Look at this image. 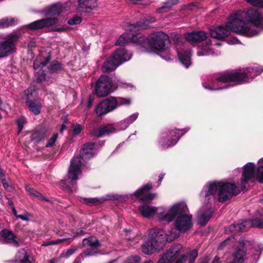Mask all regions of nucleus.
Instances as JSON below:
<instances>
[{
	"instance_id": "obj_27",
	"label": "nucleus",
	"mask_w": 263,
	"mask_h": 263,
	"mask_svg": "<svg viewBox=\"0 0 263 263\" xmlns=\"http://www.w3.org/2000/svg\"><path fill=\"white\" fill-rule=\"evenodd\" d=\"M63 11V7L60 3L52 5L50 7L45 9L44 13L45 15L54 16L59 15Z\"/></svg>"
},
{
	"instance_id": "obj_35",
	"label": "nucleus",
	"mask_w": 263,
	"mask_h": 263,
	"mask_svg": "<svg viewBox=\"0 0 263 263\" xmlns=\"http://www.w3.org/2000/svg\"><path fill=\"white\" fill-rule=\"evenodd\" d=\"M51 73L57 72L62 69V64L57 60H53L48 66Z\"/></svg>"
},
{
	"instance_id": "obj_63",
	"label": "nucleus",
	"mask_w": 263,
	"mask_h": 263,
	"mask_svg": "<svg viewBox=\"0 0 263 263\" xmlns=\"http://www.w3.org/2000/svg\"><path fill=\"white\" fill-rule=\"evenodd\" d=\"M2 182L3 183L4 187L7 189L9 184L7 182L6 179H2Z\"/></svg>"
},
{
	"instance_id": "obj_51",
	"label": "nucleus",
	"mask_w": 263,
	"mask_h": 263,
	"mask_svg": "<svg viewBox=\"0 0 263 263\" xmlns=\"http://www.w3.org/2000/svg\"><path fill=\"white\" fill-rule=\"evenodd\" d=\"M95 249H87L85 250L84 251L83 253L85 254V256H92L98 253H99V251H95Z\"/></svg>"
},
{
	"instance_id": "obj_25",
	"label": "nucleus",
	"mask_w": 263,
	"mask_h": 263,
	"mask_svg": "<svg viewBox=\"0 0 263 263\" xmlns=\"http://www.w3.org/2000/svg\"><path fill=\"white\" fill-rule=\"evenodd\" d=\"M179 61L181 64L187 68L191 64V54L189 50H182L178 52Z\"/></svg>"
},
{
	"instance_id": "obj_1",
	"label": "nucleus",
	"mask_w": 263,
	"mask_h": 263,
	"mask_svg": "<svg viewBox=\"0 0 263 263\" xmlns=\"http://www.w3.org/2000/svg\"><path fill=\"white\" fill-rule=\"evenodd\" d=\"M246 18L254 26L263 30V18L259 11L255 9H250L247 11H242L240 14L237 13L232 15L226 23V28L219 26L210 28L209 34L213 38L222 40L229 36L231 30L240 35L253 37L258 34L259 31L251 28L250 24L242 19Z\"/></svg>"
},
{
	"instance_id": "obj_22",
	"label": "nucleus",
	"mask_w": 263,
	"mask_h": 263,
	"mask_svg": "<svg viewBox=\"0 0 263 263\" xmlns=\"http://www.w3.org/2000/svg\"><path fill=\"white\" fill-rule=\"evenodd\" d=\"M116 129L111 124H107L100 127L99 128H93L90 132L92 136L97 138L102 137L105 135L115 132Z\"/></svg>"
},
{
	"instance_id": "obj_15",
	"label": "nucleus",
	"mask_w": 263,
	"mask_h": 263,
	"mask_svg": "<svg viewBox=\"0 0 263 263\" xmlns=\"http://www.w3.org/2000/svg\"><path fill=\"white\" fill-rule=\"evenodd\" d=\"M152 188L153 186L152 183H147L136 191L134 193L133 195L136 198H139V199L143 202L151 201L154 199L156 194L154 193L145 194L151 191Z\"/></svg>"
},
{
	"instance_id": "obj_7",
	"label": "nucleus",
	"mask_w": 263,
	"mask_h": 263,
	"mask_svg": "<svg viewBox=\"0 0 263 263\" xmlns=\"http://www.w3.org/2000/svg\"><path fill=\"white\" fill-rule=\"evenodd\" d=\"M21 37L20 33L12 32L8 34L4 40L0 42V58L7 57L14 52L16 45Z\"/></svg>"
},
{
	"instance_id": "obj_59",
	"label": "nucleus",
	"mask_w": 263,
	"mask_h": 263,
	"mask_svg": "<svg viewBox=\"0 0 263 263\" xmlns=\"http://www.w3.org/2000/svg\"><path fill=\"white\" fill-rule=\"evenodd\" d=\"M34 197H37L42 200H44V201H48V202L50 201V200L49 199H48L46 197L44 196L41 193H40L38 191L36 193V195H35Z\"/></svg>"
},
{
	"instance_id": "obj_57",
	"label": "nucleus",
	"mask_w": 263,
	"mask_h": 263,
	"mask_svg": "<svg viewBox=\"0 0 263 263\" xmlns=\"http://www.w3.org/2000/svg\"><path fill=\"white\" fill-rule=\"evenodd\" d=\"M51 59V55H47L46 58H44V60H43L41 59V66H42V68H43V67H45L47 65V64L49 62V61H50Z\"/></svg>"
},
{
	"instance_id": "obj_2",
	"label": "nucleus",
	"mask_w": 263,
	"mask_h": 263,
	"mask_svg": "<svg viewBox=\"0 0 263 263\" xmlns=\"http://www.w3.org/2000/svg\"><path fill=\"white\" fill-rule=\"evenodd\" d=\"M263 70L249 68L246 71L237 70H227L215 74L212 79V84L215 85L218 82L222 83H233V85H241L249 82L250 78H253L260 74Z\"/></svg>"
},
{
	"instance_id": "obj_42",
	"label": "nucleus",
	"mask_w": 263,
	"mask_h": 263,
	"mask_svg": "<svg viewBox=\"0 0 263 263\" xmlns=\"http://www.w3.org/2000/svg\"><path fill=\"white\" fill-rule=\"evenodd\" d=\"M252 226L263 229V218H256L252 219Z\"/></svg>"
},
{
	"instance_id": "obj_30",
	"label": "nucleus",
	"mask_w": 263,
	"mask_h": 263,
	"mask_svg": "<svg viewBox=\"0 0 263 263\" xmlns=\"http://www.w3.org/2000/svg\"><path fill=\"white\" fill-rule=\"evenodd\" d=\"M139 209L142 215L146 218L152 217L156 213V210L154 207L145 204L141 205Z\"/></svg>"
},
{
	"instance_id": "obj_47",
	"label": "nucleus",
	"mask_w": 263,
	"mask_h": 263,
	"mask_svg": "<svg viewBox=\"0 0 263 263\" xmlns=\"http://www.w3.org/2000/svg\"><path fill=\"white\" fill-rule=\"evenodd\" d=\"M26 123V120L24 118L18 119L16 121V124L18 127V133L19 134L23 129L24 125Z\"/></svg>"
},
{
	"instance_id": "obj_37",
	"label": "nucleus",
	"mask_w": 263,
	"mask_h": 263,
	"mask_svg": "<svg viewBox=\"0 0 263 263\" xmlns=\"http://www.w3.org/2000/svg\"><path fill=\"white\" fill-rule=\"evenodd\" d=\"M235 240V236L233 235H231L220 243L218 248V250H223L227 246L230 245L234 242Z\"/></svg>"
},
{
	"instance_id": "obj_64",
	"label": "nucleus",
	"mask_w": 263,
	"mask_h": 263,
	"mask_svg": "<svg viewBox=\"0 0 263 263\" xmlns=\"http://www.w3.org/2000/svg\"><path fill=\"white\" fill-rule=\"evenodd\" d=\"M220 258L218 257L217 256H216L212 261V263H220L219 261Z\"/></svg>"
},
{
	"instance_id": "obj_19",
	"label": "nucleus",
	"mask_w": 263,
	"mask_h": 263,
	"mask_svg": "<svg viewBox=\"0 0 263 263\" xmlns=\"http://www.w3.org/2000/svg\"><path fill=\"white\" fill-rule=\"evenodd\" d=\"M256 175L255 165L253 163H247L243 168L242 178L241 179V185L246 184Z\"/></svg>"
},
{
	"instance_id": "obj_29",
	"label": "nucleus",
	"mask_w": 263,
	"mask_h": 263,
	"mask_svg": "<svg viewBox=\"0 0 263 263\" xmlns=\"http://www.w3.org/2000/svg\"><path fill=\"white\" fill-rule=\"evenodd\" d=\"M47 137V130L44 128L34 132L31 136V140L35 142H39Z\"/></svg>"
},
{
	"instance_id": "obj_11",
	"label": "nucleus",
	"mask_w": 263,
	"mask_h": 263,
	"mask_svg": "<svg viewBox=\"0 0 263 263\" xmlns=\"http://www.w3.org/2000/svg\"><path fill=\"white\" fill-rule=\"evenodd\" d=\"M116 108L115 98L110 97L101 101L95 109V112L99 117L113 111Z\"/></svg>"
},
{
	"instance_id": "obj_9",
	"label": "nucleus",
	"mask_w": 263,
	"mask_h": 263,
	"mask_svg": "<svg viewBox=\"0 0 263 263\" xmlns=\"http://www.w3.org/2000/svg\"><path fill=\"white\" fill-rule=\"evenodd\" d=\"M112 86V79L108 76L102 75L96 82L94 91L97 97H104L111 92Z\"/></svg>"
},
{
	"instance_id": "obj_14",
	"label": "nucleus",
	"mask_w": 263,
	"mask_h": 263,
	"mask_svg": "<svg viewBox=\"0 0 263 263\" xmlns=\"http://www.w3.org/2000/svg\"><path fill=\"white\" fill-rule=\"evenodd\" d=\"M58 22L57 17H48L35 21L28 25L27 28L31 30H38L52 26Z\"/></svg>"
},
{
	"instance_id": "obj_49",
	"label": "nucleus",
	"mask_w": 263,
	"mask_h": 263,
	"mask_svg": "<svg viewBox=\"0 0 263 263\" xmlns=\"http://www.w3.org/2000/svg\"><path fill=\"white\" fill-rule=\"evenodd\" d=\"M46 74L44 71H42L37 75L35 82L39 84L42 83L43 82L46 80Z\"/></svg>"
},
{
	"instance_id": "obj_36",
	"label": "nucleus",
	"mask_w": 263,
	"mask_h": 263,
	"mask_svg": "<svg viewBox=\"0 0 263 263\" xmlns=\"http://www.w3.org/2000/svg\"><path fill=\"white\" fill-rule=\"evenodd\" d=\"M15 20L13 18H6L0 20V28L8 27L15 24Z\"/></svg>"
},
{
	"instance_id": "obj_53",
	"label": "nucleus",
	"mask_w": 263,
	"mask_h": 263,
	"mask_svg": "<svg viewBox=\"0 0 263 263\" xmlns=\"http://www.w3.org/2000/svg\"><path fill=\"white\" fill-rule=\"evenodd\" d=\"M140 258L138 256L128 258L125 263H140Z\"/></svg>"
},
{
	"instance_id": "obj_23",
	"label": "nucleus",
	"mask_w": 263,
	"mask_h": 263,
	"mask_svg": "<svg viewBox=\"0 0 263 263\" xmlns=\"http://www.w3.org/2000/svg\"><path fill=\"white\" fill-rule=\"evenodd\" d=\"M251 227H252V219H245L241 220V222L231 224L229 229L230 232L237 231L242 232L247 231Z\"/></svg>"
},
{
	"instance_id": "obj_38",
	"label": "nucleus",
	"mask_w": 263,
	"mask_h": 263,
	"mask_svg": "<svg viewBox=\"0 0 263 263\" xmlns=\"http://www.w3.org/2000/svg\"><path fill=\"white\" fill-rule=\"evenodd\" d=\"M83 200V203L89 206L97 205L101 203V200L97 198H84Z\"/></svg>"
},
{
	"instance_id": "obj_61",
	"label": "nucleus",
	"mask_w": 263,
	"mask_h": 263,
	"mask_svg": "<svg viewBox=\"0 0 263 263\" xmlns=\"http://www.w3.org/2000/svg\"><path fill=\"white\" fill-rule=\"evenodd\" d=\"M93 101V97L91 96H89L87 102V107L88 108H91L92 103Z\"/></svg>"
},
{
	"instance_id": "obj_52",
	"label": "nucleus",
	"mask_w": 263,
	"mask_h": 263,
	"mask_svg": "<svg viewBox=\"0 0 263 263\" xmlns=\"http://www.w3.org/2000/svg\"><path fill=\"white\" fill-rule=\"evenodd\" d=\"M69 28L68 26H62L60 27H55L51 29V31L61 32L67 31Z\"/></svg>"
},
{
	"instance_id": "obj_17",
	"label": "nucleus",
	"mask_w": 263,
	"mask_h": 263,
	"mask_svg": "<svg viewBox=\"0 0 263 263\" xmlns=\"http://www.w3.org/2000/svg\"><path fill=\"white\" fill-rule=\"evenodd\" d=\"M77 12L86 14H90L92 10L97 7V0H79Z\"/></svg>"
},
{
	"instance_id": "obj_26",
	"label": "nucleus",
	"mask_w": 263,
	"mask_h": 263,
	"mask_svg": "<svg viewBox=\"0 0 263 263\" xmlns=\"http://www.w3.org/2000/svg\"><path fill=\"white\" fill-rule=\"evenodd\" d=\"M220 182L214 181L209 183L205 188V197L206 198L210 196L215 195L217 192L219 191Z\"/></svg>"
},
{
	"instance_id": "obj_28",
	"label": "nucleus",
	"mask_w": 263,
	"mask_h": 263,
	"mask_svg": "<svg viewBox=\"0 0 263 263\" xmlns=\"http://www.w3.org/2000/svg\"><path fill=\"white\" fill-rule=\"evenodd\" d=\"M26 104L27 105L29 110L34 115H37L40 114L42 105L39 102L29 100L28 98L26 101Z\"/></svg>"
},
{
	"instance_id": "obj_20",
	"label": "nucleus",
	"mask_w": 263,
	"mask_h": 263,
	"mask_svg": "<svg viewBox=\"0 0 263 263\" xmlns=\"http://www.w3.org/2000/svg\"><path fill=\"white\" fill-rule=\"evenodd\" d=\"M156 19L154 17L151 16H144L142 20L137 22L136 23L130 24L129 29L130 31H136L137 30L147 29L149 24L155 22Z\"/></svg>"
},
{
	"instance_id": "obj_45",
	"label": "nucleus",
	"mask_w": 263,
	"mask_h": 263,
	"mask_svg": "<svg viewBox=\"0 0 263 263\" xmlns=\"http://www.w3.org/2000/svg\"><path fill=\"white\" fill-rule=\"evenodd\" d=\"M82 18L81 17L75 15L72 18L67 21V23L70 25H78L81 23Z\"/></svg>"
},
{
	"instance_id": "obj_5",
	"label": "nucleus",
	"mask_w": 263,
	"mask_h": 263,
	"mask_svg": "<svg viewBox=\"0 0 263 263\" xmlns=\"http://www.w3.org/2000/svg\"><path fill=\"white\" fill-rule=\"evenodd\" d=\"M166 235L162 229L154 228L151 230L147 241L142 246V252L146 254H152L161 250L167 240Z\"/></svg>"
},
{
	"instance_id": "obj_60",
	"label": "nucleus",
	"mask_w": 263,
	"mask_h": 263,
	"mask_svg": "<svg viewBox=\"0 0 263 263\" xmlns=\"http://www.w3.org/2000/svg\"><path fill=\"white\" fill-rule=\"evenodd\" d=\"M204 88L210 89V90H220V89H224H224L228 88L230 87V85H228V86H227L224 87H219V88H212V86H209L204 85Z\"/></svg>"
},
{
	"instance_id": "obj_56",
	"label": "nucleus",
	"mask_w": 263,
	"mask_h": 263,
	"mask_svg": "<svg viewBox=\"0 0 263 263\" xmlns=\"http://www.w3.org/2000/svg\"><path fill=\"white\" fill-rule=\"evenodd\" d=\"M25 189L26 191L29 193V194L32 196H35L36 195L37 191L34 189L33 188L31 187L29 185H27L25 186Z\"/></svg>"
},
{
	"instance_id": "obj_44",
	"label": "nucleus",
	"mask_w": 263,
	"mask_h": 263,
	"mask_svg": "<svg viewBox=\"0 0 263 263\" xmlns=\"http://www.w3.org/2000/svg\"><path fill=\"white\" fill-rule=\"evenodd\" d=\"M77 250V248L76 247H71L69 249H68L66 251L64 252L61 255V256L63 257L68 258L72 254H74L76 251Z\"/></svg>"
},
{
	"instance_id": "obj_39",
	"label": "nucleus",
	"mask_w": 263,
	"mask_h": 263,
	"mask_svg": "<svg viewBox=\"0 0 263 263\" xmlns=\"http://www.w3.org/2000/svg\"><path fill=\"white\" fill-rule=\"evenodd\" d=\"M115 101H116V108L118 106L129 105L132 103L130 99L122 97H119L118 99L115 98Z\"/></svg>"
},
{
	"instance_id": "obj_18",
	"label": "nucleus",
	"mask_w": 263,
	"mask_h": 263,
	"mask_svg": "<svg viewBox=\"0 0 263 263\" xmlns=\"http://www.w3.org/2000/svg\"><path fill=\"white\" fill-rule=\"evenodd\" d=\"M208 37L207 33L202 30L193 31L184 34L185 40L191 44L199 43L205 41Z\"/></svg>"
},
{
	"instance_id": "obj_32",
	"label": "nucleus",
	"mask_w": 263,
	"mask_h": 263,
	"mask_svg": "<svg viewBox=\"0 0 263 263\" xmlns=\"http://www.w3.org/2000/svg\"><path fill=\"white\" fill-rule=\"evenodd\" d=\"M180 0H167L158 9V12L161 13L162 11L167 12L172 9L173 6L178 4Z\"/></svg>"
},
{
	"instance_id": "obj_16",
	"label": "nucleus",
	"mask_w": 263,
	"mask_h": 263,
	"mask_svg": "<svg viewBox=\"0 0 263 263\" xmlns=\"http://www.w3.org/2000/svg\"><path fill=\"white\" fill-rule=\"evenodd\" d=\"M81 160L79 156L73 157L70 162V165L68 170V176L72 180L78 179V175L81 173Z\"/></svg>"
},
{
	"instance_id": "obj_43",
	"label": "nucleus",
	"mask_w": 263,
	"mask_h": 263,
	"mask_svg": "<svg viewBox=\"0 0 263 263\" xmlns=\"http://www.w3.org/2000/svg\"><path fill=\"white\" fill-rule=\"evenodd\" d=\"M58 134L57 133L53 134L52 137L49 139L48 141L47 142L45 147H51L54 145L55 143L58 139Z\"/></svg>"
},
{
	"instance_id": "obj_58",
	"label": "nucleus",
	"mask_w": 263,
	"mask_h": 263,
	"mask_svg": "<svg viewBox=\"0 0 263 263\" xmlns=\"http://www.w3.org/2000/svg\"><path fill=\"white\" fill-rule=\"evenodd\" d=\"M187 259V256L185 255H182L181 256L176 260L175 263H185Z\"/></svg>"
},
{
	"instance_id": "obj_33",
	"label": "nucleus",
	"mask_w": 263,
	"mask_h": 263,
	"mask_svg": "<svg viewBox=\"0 0 263 263\" xmlns=\"http://www.w3.org/2000/svg\"><path fill=\"white\" fill-rule=\"evenodd\" d=\"M83 243L84 246H87L97 248L101 246V243L99 240L95 237H90L88 239L85 238L83 240Z\"/></svg>"
},
{
	"instance_id": "obj_50",
	"label": "nucleus",
	"mask_w": 263,
	"mask_h": 263,
	"mask_svg": "<svg viewBox=\"0 0 263 263\" xmlns=\"http://www.w3.org/2000/svg\"><path fill=\"white\" fill-rule=\"evenodd\" d=\"M73 134L78 135L81 133L82 130V126L79 124H73L72 126Z\"/></svg>"
},
{
	"instance_id": "obj_62",
	"label": "nucleus",
	"mask_w": 263,
	"mask_h": 263,
	"mask_svg": "<svg viewBox=\"0 0 263 263\" xmlns=\"http://www.w3.org/2000/svg\"><path fill=\"white\" fill-rule=\"evenodd\" d=\"M17 218H20L24 221H28V214H24V215H18L17 216Z\"/></svg>"
},
{
	"instance_id": "obj_55",
	"label": "nucleus",
	"mask_w": 263,
	"mask_h": 263,
	"mask_svg": "<svg viewBox=\"0 0 263 263\" xmlns=\"http://www.w3.org/2000/svg\"><path fill=\"white\" fill-rule=\"evenodd\" d=\"M33 66L34 69L35 70L42 68L41 66V57H40L39 59L37 58L34 60Z\"/></svg>"
},
{
	"instance_id": "obj_40",
	"label": "nucleus",
	"mask_w": 263,
	"mask_h": 263,
	"mask_svg": "<svg viewBox=\"0 0 263 263\" xmlns=\"http://www.w3.org/2000/svg\"><path fill=\"white\" fill-rule=\"evenodd\" d=\"M138 115V112L134 113L125 119L123 122V123L125 124V127H127L129 124L133 123L137 119Z\"/></svg>"
},
{
	"instance_id": "obj_24",
	"label": "nucleus",
	"mask_w": 263,
	"mask_h": 263,
	"mask_svg": "<svg viewBox=\"0 0 263 263\" xmlns=\"http://www.w3.org/2000/svg\"><path fill=\"white\" fill-rule=\"evenodd\" d=\"M95 145V143L89 142L83 145L80 150V157H79L80 160L81 159L84 160H89L93 157L92 151L94 148Z\"/></svg>"
},
{
	"instance_id": "obj_12",
	"label": "nucleus",
	"mask_w": 263,
	"mask_h": 263,
	"mask_svg": "<svg viewBox=\"0 0 263 263\" xmlns=\"http://www.w3.org/2000/svg\"><path fill=\"white\" fill-rule=\"evenodd\" d=\"M187 131V130L186 129H179L178 128H175L169 131L166 138L163 139L161 141L163 148L166 149L175 145Z\"/></svg>"
},
{
	"instance_id": "obj_3",
	"label": "nucleus",
	"mask_w": 263,
	"mask_h": 263,
	"mask_svg": "<svg viewBox=\"0 0 263 263\" xmlns=\"http://www.w3.org/2000/svg\"><path fill=\"white\" fill-rule=\"evenodd\" d=\"M186 210V205L177 203L172 206L164 215L160 216L159 218L161 220L169 222L173 221L178 214H180L175 221V227L179 232L184 233L193 227L192 215L182 214L185 213Z\"/></svg>"
},
{
	"instance_id": "obj_8",
	"label": "nucleus",
	"mask_w": 263,
	"mask_h": 263,
	"mask_svg": "<svg viewBox=\"0 0 263 263\" xmlns=\"http://www.w3.org/2000/svg\"><path fill=\"white\" fill-rule=\"evenodd\" d=\"M246 189V186L243 185L240 191L234 183L221 181L218 200L220 202H226L238 195L241 191L244 192Z\"/></svg>"
},
{
	"instance_id": "obj_48",
	"label": "nucleus",
	"mask_w": 263,
	"mask_h": 263,
	"mask_svg": "<svg viewBox=\"0 0 263 263\" xmlns=\"http://www.w3.org/2000/svg\"><path fill=\"white\" fill-rule=\"evenodd\" d=\"M252 5L263 8V0H246Z\"/></svg>"
},
{
	"instance_id": "obj_4",
	"label": "nucleus",
	"mask_w": 263,
	"mask_h": 263,
	"mask_svg": "<svg viewBox=\"0 0 263 263\" xmlns=\"http://www.w3.org/2000/svg\"><path fill=\"white\" fill-rule=\"evenodd\" d=\"M129 37L132 42L142 47L162 52L166 49V43L169 42L168 36L163 32H157L149 34L146 37L141 33H130Z\"/></svg>"
},
{
	"instance_id": "obj_46",
	"label": "nucleus",
	"mask_w": 263,
	"mask_h": 263,
	"mask_svg": "<svg viewBox=\"0 0 263 263\" xmlns=\"http://www.w3.org/2000/svg\"><path fill=\"white\" fill-rule=\"evenodd\" d=\"M198 254V250L196 249H193L190 253L189 263H195V260L197 258Z\"/></svg>"
},
{
	"instance_id": "obj_10",
	"label": "nucleus",
	"mask_w": 263,
	"mask_h": 263,
	"mask_svg": "<svg viewBox=\"0 0 263 263\" xmlns=\"http://www.w3.org/2000/svg\"><path fill=\"white\" fill-rule=\"evenodd\" d=\"M250 243L249 241L240 238L238 246L236 247L234 252L232 254V259L227 263H243L246 258L247 245Z\"/></svg>"
},
{
	"instance_id": "obj_13",
	"label": "nucleus",
	"mask_w": 263,
	"mask_h": 263,
	"mask_svg": "<svg viewBox=\"0 0 263 263\" xmlns=\"http://www.w3.org/2000/svg\"><path fill=\"white\" fill-rule=\"evenodd\" d=\"M182 246L180 243L173 245L164 252L157 263H172L179 256Z\"/></svg>"
},
{
	"instance_id": "obj_21",
	"label": "nucleus",
	"mask_w": 263,
	"mask_h": 263,
	"mask_svg": "<svg viewBox=\"0 0 263 263\" xmlns=\"http://www.w3.org/2000/svg\"><path fill=\"white\" fill-rule=\"evenodd\" d=\"M0 236L4 243L12 244L15 247L20 246L19 242L16 239V236L11 230L4 229L0 232Z\"/></svg>"
},
{
	"instance_id": "obj_6",
	"label": "nucleus",
	"mask_w": 263,
	"mask_h": 263,
	"mask_svg": "<svg viewBox=\"0 0 263 263\" xmlns=\"http://www.w3.org/2000/svg\"><path fill=\"white\" fill-rule=\"evenodd\" d=\"M128 60L129 58L127 59L126 50L123 48L118 49L104 62L102 70L104 72H111Z\"/></svg>"
},
{
	"instance_id": "obj_54",
	"label": "nucleus",
	"mask_w": 263,
	"mask_h": 263,
	"mask_svg": "<svg viewBox=\"0 0 263 263\" xmlns=\"http://www.w3.org/2000/svg\"><path fill=\"white\" fill-rule=\"evenodd\" d=\"M126 43V41L125 39L124 35H121L118 40L116 42L115 45L118 46H124L125 44Z\"/></svg>"
},
{
	"instance_id": "obj_31",
	"label": "nucleus",
	"mask_w": 263,
	"mask_h": 263,
	"mask_svg": "<svg viewBox=\"0 0 263 263\" xmlns=\"http://www.w3.org/2000/svg\"><path fill=\"white\" fill-rule=\"evenodd\" d=\"M212 215V212L211 210L206 211L202 213L198 218V223L200 226H204L210 220Z\"/></svg>"
},
{
	"instance_id": "obj_34",
	"label": "nucleus",
	"mask_w": 263,
	"mask_h": 263,
	"mask_svg": "<svg viewBox=\"0 0 263 263\" xmlns=\"http://www.w3.org/2000/svg\"><path fill=\"white\" fill-rule=\"evenodd\" d=\"M17 257L20 259V263H31L29 259V255L27 252L22 249L18 252Z\"/></svg>"
},
{
	"instance_id": "obj_41",
	"label": "nucleus",
	"mask_w": 263,
	"mask_h": 263,
	"mask_svg": "<svg viewBox=\"0 0 263 263\" xmlns=\"http://www.w3.org/2000/svg\"><path fill=\"white\" fill-rule=\"evenodd\" d=\"M256 178L259 183H263V165L258 166L256 171Z\"/></svg>"
}]
</instances>
